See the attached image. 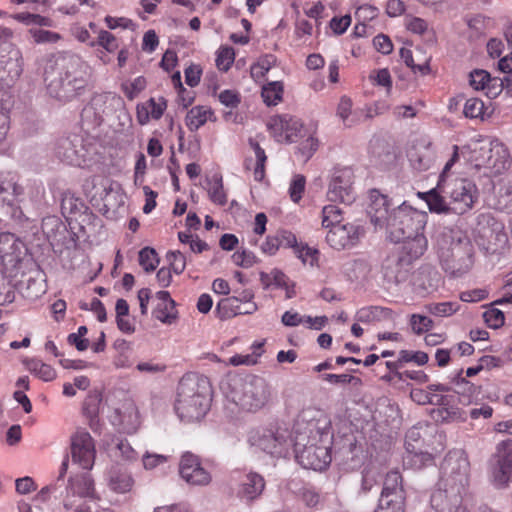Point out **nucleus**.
<instances>
[{"instance_id":"obj_24","label":"nucleus","mask_w":512,"mask_h":512,"mask_svg":"<svg viewBox=\"0 0 512 512\" xmlns=\"http://www.w3.org/2000/svg\"><path fill=\"white\" fill-rule=\"evenodd\" d=\"M469 84L477 91H484L485 95L490 98H496L501 93L502 82L500 78L494 77L483 69H475L469 74Z\"/></svg>"},{"instance_id":"obj_12","label":"nucleus","mask_w":512,"mask_h":512,"mask_svg":"<svg viewBox=\"0 0 512 512\" xmlns=\"http://www.w3.org/2000/svg\"><path fill=\"white\" fill-rule=\"evenodd\" d=\"M290 435L286 429L279 427L263 428L250 436V441L264 452L280 456L287 451Z\"/></svg>"},{"instance_id":"obj_45","label":"nucleus","mask_w":512,"mask_h":512,"mask_svg":"<svg viewBox=\"0 0 512 512\" xmlns=\"http://www.w3.org/2000/svg\"><path fill=\"white\" fill-rule=\"evenodd\" d=\"M426 309L432 315L449 317L459 311L460 304L457 301L430 303L426 306Z\"/></svg>"},{"instance_id":"obj_4","label":"nucleus","mask_w":512,"mask_h":512,"mask_svg":"<svg viewBox=\"0 0 512 512\" xmlns=\"http://www.w3.org/2000/svg\"><path fill=\"white\" fill-rule=\"evenodd\" d=\"M435 249L445 272L461 277L475 264V249L468 234L458 227H441L435 235Z\"/></svg>"},{"instance_id":"obj_17","label":"nucleus","mask_w":512,"mask_h":512,"mask_svg":"<svg viewBox=\"0 0 512 512\" xmlns=\"http://www.w3.org/2000/svg\"><path fill=\"white\" fill-rule=\"evenodd\" d=\"M179 473L181 478L192 486H206L212 480L210 472L202 466L200 458L191 452L181 456Z\"/></svg>"},{"instance_id":"obj_18","label":"nucleus","mask_w":512,"mask_h":512,"mask_svg":"<svg viewBox=\"0 0 512 512\" xmlns=\"http://www.w3.org/2000/svg\"><path fill=\"white\" fill-rule=\"evenodd\" d=\"M23 192L24 189L19 183V175L16 172H0V201L6 203L11 209L12 218H20L22 215L20 207L15 206V203Z\"/></svg>"},{"instance_id":"obj_64","label":"nucleus","mask_w":512,"mask_h":512,"mask_svg":"<svg viewBox=\"0 0 512 512\" xmlns=\"http://www.w3.org/2000/svg\"><path fill=\"white\" fill-rule=\"evenodd\" d=\"M411 399L420 405L433 404L435 395L423 389H412L410 392Z\"/></svg>"},{"instance_id":"obj_48","label":"nucleus","mask_w":512,"mask_h":512,"mask_svg":"<svg viewBox=\"0 0 512 512\" xmlns=\"http://www.w3.org/2000/svg\"><path fill=\"white\" fill-rule=\"evenodd\" d=\"M146 79L143 76L136 77L132 81L121 84V90L129 100H133L146 88Z\"/></svg>"},{"instance_id":"obj_55","label":"nucleus","mask_w":512,"mask_h":512,"mask_svg":"<svg viewBox=\"0 0 512 512\" xmlns=\"http://www.w3.org/2000/svg\"><path fill=\"white\" fill-rule=\"evenodd\" d=\"M399 357L403 365L408 362H414L417 365L422 366L429 360L428 354L423 351L401 350L399 352Z\"/></svg>"},{"instance_id":"obj_50","label":"nucleus","mask_w":512,"mask_h":512,"mask_svg":"<svg viewBox=\"0 0 512 512\" xmlns=\"http://www.w3.org/2000/svg\"><path fill=\"white\" fill-rule=\"evenodd\" d=\"M463 113L470 119H483L485 114L484 102L479 98L467 99L464 104Z\"/></svg>"},{"instance_id":"obj_39","label":"nucleus","mask_w":512,"mask_h":512,"mask_svg":"<svg viewBox=\"0 0 512 512\" xmlns=\"http://www.w3.org/2000/svg\"><path fill=\"white\" fill-rule=\"evenodd\" d=\"M283 92V83L280 81H272L263 86L261 95L268 106H275L281 102Z\"/></svg>"},{"instance_id":"obj_57","label":"nucleus","mask_w":512,"mask_h":512,"mask_svg":"<svg viewBox=\"0 0 512 512\" xmlns=\"http://www.w3.org/2000/svg\"><path fill=\"white\" fill-rule=\"evenodd\" d=\"M232 261L236 266L250 268L256 262L255 255L247 250H237L232 255Z\"/></svg>"},{"instance_id":"obj_60","label":"nucleus","mask_w":512,"mask_h":512,"mask_svg":"<svg viewBox=\"0 0 512 512\" xmlns=\"http://www.w3.org/2000/svg\"><path fill=\"white\" fill-rule=\"evenodd\" d=\"M136 369L141 373L156 374L166 370V365L162 362H155L153 360L147 362H140L136 365Z\"/></svg>"},{"instance_id":"obj_46","label":"nucleus","mask_w":512,"mask_h":512,"mask_svg":"<svg viewBox=\"0 0 512 512\" xmlns=\"http://www.w3.org/2000/svg\"><path fill=\"white\" fill-rule=\"evenodd\" d=\"M263 343H254L252 345L253 352L252 354H246V355H234L229 359V363L233 366H239V365H253L257 363L258 357L261 356L263 353Z\"/></svg>"},{"instance_id":"obj_3","label":"nucleus","mask_w":512,"mask_h":512,"mask_svg":"<svg viewBox=\"0 0 512 512\" xmlns=\"http://www.w3.org/2000/svg\"><path fill=\"white\" fill-rule=\"evenodd\" d=\"M372 198L368 209L371 223L375 226V229L385 226L388 237L392 242L399 243L405 238L424 233L428 221L426 212L403 203L389 215L387 197L372 194Z\"/></svg>"},{"instance_id":"obj_59","label":"nucleus","mask_w":512,"mask_h":512,"mask_svg":"<svg viewBox=\"0 0 512 512\" xmlns=\"http://www.w3.org/2000/svg\"><path fill=\"white\" fill-rule=\"evenodd\" d=\"M488 297V291L484 288H476L460 293V300L463 302H479Z\"/></svg>"},{"instance_id":"obj_58","label":"nucleus","mask_w":512,"mask_h":512,"mask_svg":"<svg viewBox=\"0 0 512 512\" xmlns=\"http://www.w3.org/2000/svg\"><path fill=\"white\" fill-rule=\"evenodd\" d=\"M97 43L109 53H112L119 48L117 38L106 30H101L99 32Z\"/></svg>"},{"instance_id":"obj_16","label":"nucleus","mask_w":512,"mask_h":512,"mask_svg":"<svg viewBox=\"0 0 512 512\" xmlns=\"http://www.w3.org/2000/svg\"><path fill=\"white\" fill-rule=\"evenodd\" d=\"M496 465L492 472L497 487H505L512 479V439L500 441L495 448Z\"/></svg>"},{"instance_id":"obj_7","label":"nucleus","mask_w":512,"mask_h":512,"mask_svg":"<svg viewBox=\"0 0 512 512\" xmlns=\"http://www.w3.org/2000/svg\"><path fill=\"white\" fill-rule=\"evenodd\" d=\"M475 242L486 254H501L508 245L504 224L490 213L478 216L475 228Z\"/></svg>"},{"instance_id":"obj_20","label":"nucleus","mask_w":512,"mask_h":512,"mask_svg":"<svg viewBox=\"0 0 512 512\" xmlns=\"http://www.w3.org/2000/svg\"><path fill=\"white\" fill-rule=\"evenodd\" d=\"M361 235V227L350 222L335 226L328 230L325 236L326 243L334 250L341 251L354 247Z\"/></svg>"},{"instance_id":"obj_28","label":"nucleus","mask_w":512,"mask_h":512,"mask_svg":"<svg viewBox=\"0 0 512 512\" xmlns=\"http://www.w3.org/2000/svg\"><path fill=\"white\" fill-rule=\"evenodd\" d=\"M400 242H402V255L399 260L407 263L420 258L428 248V240L424 233L412 236L411 238H405Z\"/></svg>"},{"instance_id":"obj_11","label":"nucleus","mask_w":512,"mask_h":512,"mask_svg":"<svg viewBox=\"0 0 512 512\" xmlns=\"http://www.w3.org/2000/svg\"><path fill=\"white\" fill-rule=\"evenodd\" d=\"M5 276L0 279V305L12 303L15 299V290H19L27 298H37L43 290H33L37 284L31 275L22 278L19 271H4Z\"/></svg>"},{"instance_id":"obj_8","label":"nucleus","mask_w":512,"mask_h":512,"mask_svg":"<svg viewBox=\"0 0 512 512\" xmlns=\"http://www.w3.org/2000/svg\"><path fill=\"white\" fill-rule=\"evenodd\" d=\"M327 432L316 431L303 448H299L300 442L295 443L296 459L306 469L323 470L331 462L330 441Z\"/></svg>"},{"instance_id":"obj_52","label":"nucleus","mask_w":512,"mask_h":512,"mask_svg":"<svg viewBox=\"0 0 512 512\" xmlns=\"http://www.w3.org/2000/svg\"><path fill=\"white\" fill-rule=\"evenodd\" d=\"M30 35L34 39L35 43H57L62 39V36L53 31L32 28L29 30Z\"/></svg>"},{"instance_id":"obj_6","label":"nucleus","mask_w":512,"mask_h":512,"mask_svg":"<svg viewBox=\"0 0 512 512\" xmlns=\"http://www.w3.org/2000/svg\"><path fill=\"white\" fill-rule=\"evenodd\" d=\"M209 387L205 380L183 377L177 387L175 411L185 422L202 419L210 408Z\"/></svg>"},{"instance_id":"obj_41","label":"nucleus","mask_w":512,"mask_h":512,"mask_svg":"<svg viewBox=\"0 0 512 512\" xmlns=\"http://www.w3.org/2000/svg\"><path fill=\"white\" fill-rule=\"evenodd\" d=\"M286 279L287 276L277 268L272 269L270 272H260V283L265 290L272 287L280 288L285 286Z\"/></svg>"},{"instance_id":"obj_23","label":"nucleus","mask_w":512,"mask_h":512,"mask_svg":"<svg viewBox=\"0 0 512 512\" xmlns=\"http://www.w3.org/2000/svg\"><path fill=\"white\" fill-rule=\"evenodd\" d=\"M421 439L422 435L417 427H412L406 433L405 446L408 458L412 465L418 469L433 463L432 454L421 449V445H419Z\"/></svg>"},{"instance_id":"obj_2","label":"nucleus","mask_w":512,"mask_h":512,"mask_svg":"<svg viewBox=\"0 0 512 512\" xmlns=\"http://www.w3.org/2000/svg\"><path fill=\"white\" fill-rule=\"evenodd\" d=\"M91 69L86 61L73 53H58L48 60L44 81L48 94L61 102L83 95L89 85Z\"/></svg>"},{"instance_id":"obj_21","label":"nucleus","mask_w":512,"mask_h":512,"mask_svg":"<svg viewBox=\"0 0 512 512\" xmlns=\"http://www.w3.org/2000/svg\"><path fill=\"white\" fill-rule=\"evenodd\" d=\"M267 128L278 142L296 141L302 124L300 121L289 115H275L267 122Z\"/></svg>"},{"instance_id":"obj_62","label":"nucleus","mask_w":512,"mask_h":512,"mask_svg":"<svg viewBox=\"0 0 512 512\" xmlns=\"http://www.w3.org/2000/svg\"><path fill=\"white\" fill-rule=\"evenodd\" d=\"M373 45L375 49L384 54H390L393 50V44L390 38L384 34H378L373 39Z\"/></svg>"},{"instance_id":"obj_32","label":"nucleus","mask_w":512,"mask_h":512,"mask_svg":"<svg viewBox=\"0 0 512 512\" xmlns=\"http://www.w3.org/2000/svg\"><path fill=\"white\" fill-rule=\"evenodd\" d=\"M108 485L116 493H127L132 489L134 480L126 469L112 467L109 471Z\"/></svg>"},{"instance_id":"obj_63","label":"nucleus","mask_w":512,"mask_h":512,"mask_svg":"<svg viewBox=\"0 0 512 512\" xmlns=\"http://www.w3.org/2000/svg\"><path fill=\"white\" fill-rule=\"evenodd\" d=\"M281 246V240L278 235H269L261 245L263 253L268 255H275Z\"/></svg>"},{"instance_id":"obj_34","label":"nucleus","mask_w":512,"mask_h":512,"mask_svg":"<svg viewBox=\"0 0 512 512\" xmlns=\"http://www.w3.org/2000/svg\"><path fill=\"white\" fill-rule=\"evenodd\" d=\"M248 143L256 157V163L253 168V177L255 181L261 182L265 178L266 174L265 167L267 163V155L255 138H249Z\"/></svg>"},{"instance_id":"obj_14","label":"nucleus","mask_w":512,"mask_h":512,"mask_svg":"<svg viewBox=\"0 0 512 512\" xmlns=\"http://www.w3.org/2000/svg\"><path fill=\"white\" fill-rule=\"evenodd\" d=\"M72 462L84 470H91L96 457L95 441L85 429H77L71 436Z\"/></svg>"},{"instance_id":"obj_5","label":"nucleus","mask_w":512,"mask_h":512,"mask_svg":"<svg viewBox=\"0 0 512 512\" xmlns=\"http://www.w3.org/2000/svg\"><path fill=\"white\" fill-rule=\"evenodd\" d=\"M437 488L430 499L431 507L436 512H458L462 507V496L469 482V463L466 458H459L454 464L451 459L443 467Z\"/></svg>"},{"instance_id":"obj_35","label":"nucleus","mask_w":512,"mask_h":512,"mask_svg":"<svg viewBox=\"0 0 512 512\" xmlns=\"http://www.w3.org/2000/svg\"><path fill=\"white\" fill-rule=\"evenodd\" d=\"M344 223L343 212L338 206L329 204L323 207L321 215V225L323 228L328 231Z\"/></svg>"},{"instance_id":"obj_44","label":"nucleus","mask_w":512,"mask_h":512,"mask_svg":"<svg viewBox=\"0 0 512 512\" xmlns=\"http://www.w3.org/2000/svg\"><path fill=\"white\" fill-rule=\"evenodd\" d=\"M27 367L33 374H35V376L44 381H52L56 378L55 369L51 365L43 363L40 360H30L27 363Z\"/></svg>"},{"instance_id":"obj_1","label":"nucleus","mask_w":512,"mask_h":512,"mask_svg":"<svg viewBox=\"0 0 512 512\" xmlns=\"http://www.w3.org/2000/svg\"><path fill=\"white\" fill-rule=\"evenodd\" d=\"M451 158L445 164L436 189L422 194L429 210L435 213L464 215L471 211L479 198L476 184L461 177L452 178L449 175L451 167L459 160L458 147H453Z\"/></svg>"},{"instance_id":"obj_56","label":"nucleus","mask_w":512,"mask_h":512,"mask_svg":"<svg viewBox=\"0 0 512 512\" xmlns=\"http://www.w3.org/2000/svg\"><path fill=\"white\" fill-rule=\"evenodd\" d=\"M167 261L171 270L179 275L183 273L186 268V257L180 251H169L166 255Z\"/></svg>"},{"instance_id":"obj_33","label":"nucleus","mask_w":512,"mask_h":512,"mask_svg":"<svg viewBox=\"0 0 512 512\" xmlns=\"http://www.w3.org/2000/svg\"><path fill=\"white\" fill-rule=\"evenodd\" d=\"M69 488L74 495L82 498L93 497L95 493L94 481L87 473L70 478Z\"/></svg>"},{"instance_id":"obj_53","label":"nucleus","mask_w":512,"mask_h":512,"mask_svg":"<svg viewBox=\"0 0 512 512\" xmlns=\"http://www.w3.org/2000/svg\"><path fill=\"white\" fill-rule=\"evenodd\" d=\"M305 186L306 179L303 175L297 174L293 177L289 187V195L293 202L298 203L302 199Z\"/></svg>"},{"instance_id":"obj_15","label":"nucleus","mask_w":512,"mask_h":512,"mask_svg":"<svg viewBox=\"0 0 512 512\" xmlns=\"http://www.w3.org/2000/svg\"><path fill=\"white\" fill-rule=\"evenodd\" d=\"M353 183L354 172L350 167L335 169L327 191L328 200L332 202L352 203L355 199Z\"/></svg>"},{"instance_id":"obj_30","label":"nucleus","mask_w":512,"mask_h":512,"mask_svg":"<svg viewBox=\"0 0 512 512\" xmlns=\"http://www.w3.org/2000/svg\"><path fill=\"white\" fill-rule=\"evenodd\" d=\"M256 303L250 301L245 302L244 306L242 307L241 304H239L238 297H231V298H225L219 301L217 305V310L219 313H221V317L227 318L232 315H245V314H252L257 310Z\"/></svg>"},{"instance_id":"obj_61","label":"nucleus","mask_w":512,"mask_h":512,"mask_svg":"<svg viewBox=\"0 0 512 512\" xmlns=\"http://www.w3.org/2000/svg\"><path fill=\"white\" fill-rule=\"evenodd\" d=\"M185 82L190 87H195L200 83L202 70L199 65L192 64L185 69Z\"/></svg>"},{"instance_id":"obj_36","label":"nucleus","mask_w":512,"mask_h":512,"mask_svg":"<svg viewBox=\"0 0 512 512\" xmlns=\"http://www.w3.org/2000/svg\"><path fill=\"white\" fill-rule=\"evenodd\" d=\"M293 253L302 262L303 265L319 267V249L311 247L307 243L300 241V244L296 246V249Z\"/></svg>"},{"instance_id":"obj_47","label":"nucleus","mask_w":512,"mask_h":512,"mask_svg":"<svg viewBox=\"0 0 512 512\" xmlns=\"http://www.w3.org/2000/svg\"><path fill=\"white\" fill-rule=\"evenodd\" d=\"M235 60V51L230 46H221L216 53V66L219 70L227 72Z\"/></svg>"},{"instance_id":"obj_31","label":"nucleus","mask_w":512,"mask_h":512,"mask_svg":"<svg viewBox=\"0 0 512 512\" xmlns=\"http://www.w3.org/2000/svg\"><path fill=\"white\" fill-rule=\"evenodd\" d=\"M215 120L214 111L210 107L202 105L192 107L185 117L186 126L191 132L197 131L208 121Z\"/></svg>"},{"instance_id":"obj_38","label":"nucleus","mask_w":512,"mask_h":512,"mask_svg":"<svg viewBox=\"0 0 512 512\" xmlns=\"http://www.w3.org/2000/svg\"><path fill=\"white\" fill-rule=\"evenodd\" d=\"M404 495L390 496L381 494L374 512H404Z\"/></svg>"},{"instance_id":"obj_19","label":"nucleus","mask_w":512,"mask_h":512,"mask_svg":"<svg viewBox=\"0 0 512 512\" xmlns=\"http://www.w3.org/2000/svg\"><path fill=\"white\" fill-rule=\"evenodd\" d=\"M110 421L113 426L124 433H135L140 425V416L134 401L125 398L119 406L114 408L110 415Z\"/></svg>"},{"instance_id":"obj_51","label":"nucleus","mask_w":512,"mask_h":512,"mask_svg":"<svg viewBox=\"0 0 512 512\" xmlns=\"http://www.w3.org/2000/svg\"><path fill=\"white\" fill-rule=\"evenodd\" d=\"M410 326L415 334L421 335L428 332L432 328L433 321L427 316L421 314H412L410 317Z\"/></svg>"},{"instance_id":"obj_25","label":"nucleus","mask_w":512,"mask_h":512,"mask_svg":"<svg viewBox=\"0 0 512 512\" xmlns=\"http://www.w3.org/2000/svg\"><path fill=\"white\" fill-rule=\"evenodd\" d=\"M265 485V479L262 475L250 472L242 476L236 493L240 499L250 502L263 493Z\"/></svg>"},{"instance_id":"obj_26","label":"nucleus","mask_w":512,"mask_h":512,"mask_svg":"<svg viewBox=\"0 0 512 512\" xmlns=\"http://www.w3.org/2000/svg\"><path fill=\"white\" fill-rule=\"evenodd\" d=\"M156 299L158 303L154 308L152 315L155 319L159 320L163 324H172L178 318V312L176 309V303L171 298L168 291H158L156 293Z\"/></svg>"},{"instance_id":"obj_29","label":"nucleus","mask_w":512,"mask_h":512,"mask_svg":"<svg viewBox=\"0 0 512 512\" xmlns=\"http://www.w3.org/2000/svg\"><path fill=\"white\" fill-rule=\"evenodd\" d=\"M166 102L164 100L156 101L154 98L140 103L136 107V118L140 125H146L151 119L159 120L166 110Z\"/></svg>"},{"instance_id":"obj_42","label":"nucleus","mask_w":512,"mask_h":512,"mask_svg":"<svg viewBox=\"0 0 512 512\" xmlns=\"http://www.w3.org/2000/svg\"><path fill=\"white\" fill-rule=\"evenodd\" d=\"M101 398L99 395H88L83 402L82 411L89 420V425L94 429V425L98 423V414Z\"/></svg>"},{"instance_id":"obj_27","label":"nucleus","mask_w":512,"mask_h":512,"mask_svg":"<svg viewBox=\"0 0 512 512\" xmlns=\"http://www.w3.org/2000/svg\"><path fill=\"white\" fill-rule=\"evenodd\" d=\"M487 164L496 173L507 170L511 165V156L507 146L498 139L490 142Z\"/></svg>"},{"instance_id":"obj_49","label":"nucleus","mask_w":512,"mask_h":512,"mask_svg":"<svg viewBox=\"0 0 512 512\" xmlns=\"http://www.w3.org/2000/svg\"><path fill=\"white\" fill-rule=\"evenodd\" d=\"M139 264L148 273L154 271L159 264V258L155 249L151 247H145L140 250Z\"/></svg>"},{"instance_id":"obj_37","label":"nucleus","mask_w":512,"mask_h":512,"mask_svg":"<svg viewBox=\"0 0 512 512\" xmlns=\"http://www.w3.org/2000/svg\"><path fill=\"white\" fill-rule=\"evenodd\" d=\"M208 195L209 199L216 205L224 206L227 203V194L223 187L221 175L214 174L208 180Z\"/></svg>"},{"instance_id":"obj_40","label":"nucleus","mask_w":512,"mask_h":512,"mask_svg":"<svg viewBox=\"0 0 512 512\" xmlns=\"http://www.w3.org/2000/svg\"><path fill=\"white\" fill-rule=\"evenodd\" d=\"M381 494L390 496L404 495L402 476L399 471L393 470L386 474Z\"/></svg>"},{"instance_id":"obj_54","label":"nucleus","mask_w":512,"mask_h":512,"mask_svg":"<svg viewBox=\"0 0 512 512\" xmlns=\"http://www.w3.org/2000/svg\"><path fill=\"white\" fill-rule=\"evenodd\" d=\"M483 319L488 327L498 329L504 325V313L496 308H490L483 313Z\"/></svg>"},{"instance_id":"obj_10","label":"nucleus","mask_w":512,"mask_h":512,"mask_svg":"<svg viewBox=\"0 0 512 512\" xmlns=\"http://www.w3.org/2000/svg\"><path fill=\"white\" fill-rule=\"evenodd\" d=\"M94 153V145L82 134H71L61 139L56 148V154L62 161L77 167L88 165Z\"/></svg>"},{"instance_id":"obj_43","label":"nucleus","mask_w":512,"mask_h":512,"mask_svg":"<svg viewBox=\"0 0 512 512\" xmlns=\"http://www.w3.org/2000/svg\"><path fill=\"white\" fill-rule=\"evenodd\" d=\"M408 156L411 164L415 169L424 171L429 169L432 162L433 154L428 146L424 147L423 153H420V151L416 147H413V149L409 152Z\"/></svg>"},{"instance_id":"obj_22","label":"nucleus","mask_w":512,"mask_h":512,"mask_svg":"<svg viewBox=\"0 0 512 512\" xmlns=\"http://www.w3.org/2000/svg\"><path fill=\"white\" fill-rule=\"evenodd\" d=\"M109 98L108 94H95L84 106L81 112V124L84 129L93 130L102 124Z\"/></svg>"},{"instance_id":"obj_9","label":"nucleus","mask_w":512,"mask_h":512,"mask_svg":"<svg viewBox=\"0 0 512 512\" xmlns=\"http://www.w3.org/2000/svg\"><path fill=\"white\" fill-rule=\"evenodd\" d=\"M27 248L25 243L15 234L3 232L0 234V260L4 271H19L22 278L30 274L33 263L25 261Z\"/></svg>"},{"instance_id":"obj_13","label":"nucleus","mask_w":512,"mask_h":512,"mask_svg":"<svg viewBox=\"0 0 512 512\" xmlns=\"http://www.w3.org/2000/svg\"><path fill=\"white\" fill-rule=\"evenodd\" d=\"M269 388L260 377H252L241 385V393L234 396V401L247 410H258L265 406L269 399Z\"/></svg>"}]
</instances>
